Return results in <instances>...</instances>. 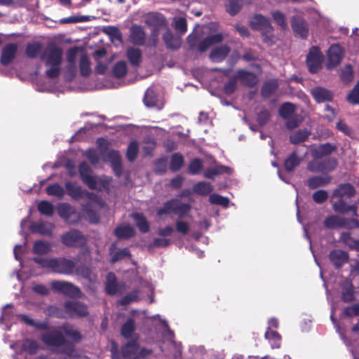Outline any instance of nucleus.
Instances as JSON below:
<instances>
[{
	"instance_id": "f257e3e1",
	"label": "nucleus",
	"mask_w": 359,
	"mask_h": 359,
	"mask_svg": "<svg viewBox=\"0 0 359 359\" xmlns=\"http://www.w3.org/2000/svg\"><path fill=\"white\" fill-rule=\"evenodd\" d=\"M83 339L81 332L74 329L73 325L64 323L60 330H54L50 332L43 334L41 341L48 346L60 348L59 353H64L69 357L73 355L75 351V344L79 343Z\"/></svg>"
},
{
	"instance_id": "f03ea898",
	"label": "nucleus",
	"mask_w": 359,
	"mask_h": 359,
	"mask_svg": "<svg viewBox=\"0 0 359 359\" xmlns=\"http://www.w3.org/2000/svg\"><path fill=\"white\" fill-rule=\"evenodd\" d=\"M356 194V189L350 183H343L337 186L332 193V198H337L338 200L332 203L334 212L346 214L351 212L353 217H358V206L355 203L348 205L344 201V198H351Z\"/></svg>"
},
{
	"instance_id": "7ed1b4c3",
	"label": "nucleus",
	"mask_w": 359,
	"mask_h": 359,
	"mask_svg": "<svg viewBox=\"0 0 359 359\" xmlns=\"http://www.w3.org/2000/svg\"><path fill=\"white\" fill-rule=\"evenodd\" d=\"M62 49L54 44L47 46L41 55V60L45 62V65L49 67L46 71L47 77L51 79L57 78L61 72V65L62 62Z\"/></svg>"
},
{
	"instance_id": "20e7f679",
	"label": "nucleus",
	"mask_w": 359,
	"mask_h": 359,
	"mask_svg": "<svg viewBox=\"0 0 359 359\" xmlns=\"http://www.w3.org/2000/svg\"><path fill=\"white\" fill-rule=\"evenodd\" d=\"M33 260L41 266L48 269H74L75 266L72 260L64 257L51 259L34 257Z\"/></svg>"
},
{
	"instance_id": "39448f33",
	"label": "nucleus",
	"mask_w": 359,
	"mask_h": 359,
	"mask_svg": "<svg viewBox=\"0 0 359 359\" xmlns=\"http://www.w3.org/2000/svg\"><path fill=\"white\" fill-rule=\"evenodd\" d=\"M318 159L315 158L308 163L307 170L309 172L325 174V172H332L337 167L338 161L335 158H330L321 161Z\"/></svg>"
},
{
	"instance_id": "423d86ee",
	"label": "nucleus",
	"mask_w": 359,
	"mask_h": 359,
	"mask_svg": "<svg viewBox=\"0 0 359 359\" xmlns=\"http://www.w3.org/2000/svg\"><path fill=\"white\" fill-rule=\"evenodd\" d=\"M61 241L67 247L78 248L86 244V238L81 231L71 229L61 236Z\"/></svg>"
},
{
	"instance_id": "0eeeda50",
	"label": "nucleus",
	"mask_w": 359,
	"mask_h": 359,
	"mask_svg": "<svg viewBox=\"0 0 359 359\" xmlns=\"http://www.w3.org/2000/svg\"><path fill=\"white\" fill-rule=\"evenodd\" d=\"M323 55L317 46H312L306 57V65L312 74L318 72L322 69Z\"/></svg>"
},
{
	"instance_id": "6e6552de",
	"label": "nucleus",
	"mask_w": 359,
	"mask_h": 359,
	"mask_svg": "<svg viewBox=\"0 0 359 359\" xmlns=\"http://www.w3.org/2000/svg\"><path fill=\"white\" fill-rule=\"evenodd\" d=\"M101 154L104 161H109L111 163L115 175L118 177H121L123 174V169L121 156L119 152L116 150L109 149L106 151H101Z\"/></svg>"
},
{
	"instance_id": "1a4fd4ad",
	"label": "nucleus",
	"mask_w": 359,
	"mask_h": 359,
	"mask_svg": "<svg viewBox=\"0 0 359 359\" xmlns=\"http://www.w3.org/2000/svg\"><path fill=\"white\" fill-rule=\"evenodd\" d=\"M51 287L53 290L71 298L79 297L81 295L80 289L71 283L55 280L51 283Z\"/></svg>"
},
{
	"instance_id": "9d476101",
	"label": "nucleus",
	"mask_w": 359,
	"mask_h": 359,
	"mask_svg": "<svg viewBox=\"0 0 359 359\" xmlns=\"http://www.w3.org/2000/svg\"><path fill=\"white\" fill-rule=\"evenodd\" d=\"M63 306L65 313L70 318L86 317L88 315L87 306L79 302L67 301Z\"/></svg>"
},
{
	"instance_id": "9b49d317",
	"label": "nucleus",
	"mask_w": 359,
	"mask_h": 359,
	"mask_svg": "<svg viewBox=\"0 0 359 359\" xmlns=\"http://www.w3.org/2000/svg\"><path fill=\"white\" fill-rule=\"evenodd\" d=\"M79 172L81 180L90 189H96L97 180L95 176L92 175V170L86 161L79 163Z\"/></svg>"
},
{
	"instance_id": "f8f14e48",
	"label": "nucleus",
	"mask_w": 359,
	"mask_h": 359,
	"mask_svg": "<svg viewBox=\"0 0 359 359\" xmlns=\"http://www.w3.org/2000/svg\"><path fill=\"white\" fill-rule=\"evenodd\" d=\"M343 55L342 48L339 44H332L327 50V69H332L338 66L343 58Z\"/></svg>"
},
{
	"instance_id": "ddd939ff",
	"label": "nucleus",
	"mask_w": 359,
	"mask_h": 359,
	"mask_svg": "<svg viewBox=\"0 0 359 359\" xmlns=\"http://www.w3.org/2000/svg\"><path fill=\"white\" fill-rule=\"evenodd\" d=\"M126 289V283H118L116 276L113 272H109L107 276L105 282V291L109 295L114 296L118 293H122Z\"/></svg>"
},
{
	"instance_id": "4468645a",
	"label": "nucleus",
	"mask_w": 359,
	"mask_h": 359,
	"mask_svg": "<svg viewBox=\"0 0 359 359\" xmlns=\"http://www.w3.org/2000/svg\"><path fill=\"white\" fill-rule=\"evenodd\" d=\"M291 27L296 36L306 39L309 35V25L305 20L299 16L294 15L291 20Z\"/></svg>"
},
{
	"instance_id": "2eb2a0df",
	"label": "nucleus",
	"mask_w": 359,
	"mask_h": 359,
	"mask_svg": "<svg viewBox=\"0 0 359 359\" xmlns=\"http://www.w3.org/2000/svg\"><path fill=\"white\" fill-rule=\"evenodd\" d=\"M328 258L335 268L339 269L348 262L349 254L343 250L334 249L330 252Z\"/></svg>"
},
{
	"instance_id": "dca6fc26",
	"label": "nucleus",
	"mask_w": 359,
	"mask_h": 359,
	"mask_svg": "<svg viewBox=\"0 0 359 359\" xmlns=\"http://www.w3.org/2000/svg\"><path fill=\"white\" fill-rule=\"evenodd\" d=\"M67 194L74 200H78L83 197L92 198L93 194L83 190L80 185L76 182H67L65 183Z\"/></svg>"
},
{
	"instance_id": "f3484780",
	"label": "nucleus",
	"mask_w": 359,
	"mask_h": 359,
	"mask_svg": "<svg viewBox=\"0 0 359 359\" xmlns=\"http://www.w3.org/2000/svg\"><path fill=\"white\" fill-rule=\"evenodd\" d=\"M18 46L15 43L6 44L1 50L0 62L3 66L10 65L16 57Z\"/></svg>"
},
{
	"instance_id": "a211bd4d",
	"label": "nucleus",
	"mask_w": 359,
	"mask_h": 359,
	"mask_svg": "<svg viewBox=\"0 0 359 359\" xmlns=\"http://www.w3.org/2000/svg\"><path fill=\"white\" fill-rule=\"evenodd\" d=\"M236 76L243 86L248 88L255 87L259 81L255 73L243 69H238Z\"/></svg>"
},
{
	"instance_id": "6ab92c4d",
	"label": "nucleus",
	"mask_w": 359,
	"mask_h": 359,
	"mask_svg": "<svg viewBox=\"0 0 359 359\" xmlns=\"http://www.w3.org/2000/svg\"><path fill=\"white\" fill-rule=\"evenodd\" d=\"M130 41L136 46H144L146 43L147 34L142 26L133 25L130 29Z\"/></svg>"
},
{
	"instance_id": "aec40b11",
	"label": "nucleus",
	"mask_w": 359,
	"mask_h": 359,
	"mask_svg": "<svg viewBox=\"0 0 359 359\" xmlns=\"http://www.w3.org/2000/svg\"><path fill=\"white\" fill-rule=\"evenodd\" d=\"M251 27L252 29L262 30L266 33H271L273 30L270 20L262 14H257L253 17Z\"/></svg>"
},
{
	"instance_id": "412c9836",
	"label": "nucleus",
	"mask_w": 359,
	"mask_h": 359,
	"mask_svg": "<svg viewBox=\"0 0 359 359\" xmlns=\"http://www.w3.org/2000/svg\"><path fill=\"white\" fill-rule=\"evenodd\" d=\"M332 177L328 174L314 175L307 180L306 184L309 189L313 190L318 187H325L332 182Z\"/></svg>"
},
{
	"instance_id": "4be33fe9",
	"label": "nucleus",
	"mask_w": 359,
	"mask_h": 359,
	"mask_svg": "<svg viewBox=\"0 0 359 359\" xmlns=\"http://www.w3.org/2000/svg\"><path fill=\"white\" fill-rule=\"evenodd\" d=\"M231 48L227 45H221L211 50L209 54L210 60L213 62H221L229 55Z\"/></svg>"
},
{
	"instance_id": "5701e85b",
	"label": "nucleus",
	"mask_w": 359,
	"mask_h": 359,
	"mask_svg": "<svg viewBox=\"0 0 359 359\" xmlns=\"http://www.w3.org/2000/svg\"><path fill=\"white\" fill-rule=\"evenodd\" d=\"M138 349L137 339H132L121 346V356L125 359H136Z\"/></svg>"
},
{
	"instance_id": "b1692460",
	"label": "nucleus",
	"mask_w": 359,
	"mask_h": 359,
	"mask_svg": "<svg viewBox=\"0 0 359 359\" xmlns=\"http://www.w3.org/2000/svg\"><path fill=\"white\" fill-rule=\"evenodd\" d=\"M313 99L318 103L330 102L333 99V93L331 90L323 87H316L311 90Z\"/></svg>"
},
{
	"instance_id": "393cba45",
	"label": "nucleus",
	"mask_w": 359,
	"mask_h": 359,
	"mask_svg": "<svg viewBox=\"0 0 359 359\" xmlns=\"http://www.w3.org/2000/svg\"><path fill=\"white\" fill-rule=\"evenodd\" d=\"M114 234L119 240H127L135 236V231L128 224L118 225L114 230Z\"/></svg>"
},
{
	"instance_id": "a878e982",
	"label": "nucleus",
	"mask_w": 359,
	"mask_h": 359,
	"mask_svg": "<svg viewBox=\"0 0 359 359\" xmlns=\"http://www.w3.org/2000/svg\"><path fill=\"white\" fill-rule=\"evenodd\" d=\"M302 158L297 155V151H292L284 161V168L287 172H292L299 165Z\"/></svg>"
},
{
	"instance_id": "bb28decb",
	"label": "nucleus",
	"mask_w": 359,
	"mask_h": 359,
	"mask_svg": "<svg viewBox=\"0 0 359 359\" xmlns=\"http://www.w3.org/2000/svg\"><path fill=\"white\" fill-rule=\"evenodd\" d=\"M337 150V147L331 143L327 142L320 144L313 152L314 158H322L327 156Z\"/></svg>"
},
{
	"instance_id": "cd10ccee",
	"label": "nucleus",
	"mask_w": 359,
	"mask_h": 359,
	"mask_svg": "<svg viewBox=\"0 0 359 359\" xmlns=\"http://www.w3.org/2000/svg\"><path fill=\"white\" fill-rule=\"evenodd\" d=\"M163 41L167 48L177 50L181 46V39L176 36L170 30H167L163 35Z\"/></svg>"
},
{
	"instance_id": "c85d7f7f",
	"label": "nucleus",
	"mask_w": 359,
	"mask_h": 359,
	"mask_svg": "<svg viewBox=\"0 0 359 359\" xmlns=\"http://www.w3.org/2000/svg\"><path fill=\"white\" fill-rule=\"evenodd\" d=\"M145 22L149 27H152V29H159L161 27L165 25V18L163 15L158 13H151L149 14L145 20Z\"/></svg>"
},
{
	"instance_id": "c756f323",
	"label": "nucleus",
	"mask_w": 359,
	"mask_h": 359,
	"mask_svg": "<svg viewBox=\"0 0 359 359\" xmlns=\"http://www.w3.org/2000/svg\"><path fill=\"white\" fill-rule=\"evenodd\" d=\"M136 226L141 233H146L150 229V225L143 213L135 212L132 215Z\"/></svg>"
},
{
	"instance_id": "7c9ffc66",
	"label": "nucleus",
	"mask_w": 359,
	"mask_h": 359,
	"mask_svg": "<svg viewBox=\"0 0 359 359\" xmlns=\"http://www.w3.org/2000/svg\"><path fill=\"white\" fill-rule=\"evenodd\" d=\"M78 53L76 47L71 48L67 53V68L69 72L72 73L73 76L75 75L76 71V58Z\"/></svg>"
},
{
	"instance_id": "2f4dec72",
	"label": "nucleus",
	"mask_w": 359,
	"mask_h": 359,
	"mask_svg": "<svg viewBox=\"0 0 359 359\" xmlns=\"http://www.w3.org/2000/svg\"><path fill=\"white\" fill-rule=\"evenodd\" d=\"M184 165V158L179 152L174 153L170 156V170L173 172H176L179 171Z\"/></svg>"
},
{
	"instance_id": "473e14b6",
	"label": "nucleus",
	"mask_w": 359,
	"mask_h": 359,
	"mask_svg": "<svg viewBox=\"0 0 359 359\" xmlns=\"http://www.w3.org/2000/svg\"><path fill=\"white\" fill-rule=\"evenodd\" d=\"M127 57L131 65L138 67L142 62V51L139 48H129L127 50Z\"/></svg>"
},
{
	"instance_id": "72a5a7b5",
	"label": "nucleus",
	"mask_w": 359,
	"mask_h": 359,
	"mask_svg": "<svg viewBox=\"0 0 359 359\" xmlns=\"http://www.w3.org/2000/svg\"><path fill=\"white\" fill-rule=\"evenodd\" d=\"M135 330L136 325L134 318H129L121 326V334L125 339H129Z\"/></svg>"
},
{
	"instance_id": "f704fd0d",
	"label": "nucleus",
	"mask_w": 359,
	"mask_h": 359,
	"mask_svg": "<svg viewBox=\"0 0 359 359\" xmlns=\"http://www.w3.org/2000/svg\"><path fill=\"white\" fill-rule=\"evenodd\" d=\"M231 168L226 165H219L212 168H208L204 172V177L208 179L214 180L215 177L223 173H230Z\"/></svg>"
},
{
	"instance_id": "c9c22d12",
	"label": "nucleus",
	"mask_w": 359,
	"mask_h": 359,
	"mask_svg": "<svg viewBox=\"0 0 359 359\" xmlns=\"http://www.w3.org/2000/svg\"><path fill=\"white\" fill-rule=\"evenodd\" d=\"M51 248L52 245L50 242L38 240L34 243L32 252L36 255H45L51 251Z\"/></svg>"
},
{
	"instance_id": "e433bc0d",
	"label": "nucleus",
	"mask_w": 359,
	"mask_h": 359,
	"mask_svg": "<svg viewBox=\"0 0 359 359\" xmlns=\"http://www.w3.org/2000/svg\"><path fill=\"white\" fill-rule=\"evenodd\" d=\"M278 87V82L276 80H270L264 82L261 89V95L264 98H269L275 93Z\"/></svg>"
},
{
	"instance_id": "4c0bfd02",
	"label": "nucleus",
	"mask_w": 359,
	"mask_h": 359,
	"mask_svg": "<svg viewBox=\"0 0 359 359\" xmlns=\"http://www.w3.org/2000/svg\"><path fill=\"white\" fill-rule=\"evenodd\" d=\"M212 191V186L208 182H199L193 187V191L200 196H208Z\"/></svg>"
},
{
	"instance_id": "58836bf2",
	"label": "nucleus",
	"mask_w": 359,
	"mask_h": 359,
	"mask_svg": "<svg viewBox=\"0 0 359 359\" xmlns=\"http://www.w3.org/2000/svg\"><path fill=\"white\" fill-rule=\"evenodd\" d=\"M158 95L152 88H149L145 91L143 98L144 104L147 107H154L158 104Z\"/></svg>"
},
{
	"instance_id": "ea45409f",
	"label": "nucleus",
	"mask_w": 359,
	"mask_h": 359,
	"mask_svg": "<svg viewBox=\"0 0 359 359\" xmlns=\"http://www.w3.org/2000/svg\"><path fill=\"white\" fill-rule=\"evenodd\" d=\"M32 233H37L43 236H48L52 233V229L43 222H34L30 225Z\"/></svg>"
},
{
	"instance_id": "a19ab883",
	"label": "nucleus",
	"mask_w": 359,
	"mask_h": 359,
	"mask_svg": "<svg viewBox=\"0 0 359 359\" xmlns=\"http://www.w3.org/2000/svg\"><path fill=\"white\" fill-rule=\"evenodd\" d=\"M79 66L82 76L88 77L90 76L92 70L90 68V61L87 55L84 54L81 56Z\"/></svg>"
},
{
	"instance_id": "79ce46f5",
	"label": "nucleus",
	"mask_w": 359,
	"mask_h": 359,
	"mask_svg": "<svg viewBox=\"0 0 359 359\" xmlns=\"http://www.w3.org/2000/svg\"><path fill=\"white\" fill-rule=\"evenodd\" d=\"M324 225L328 229H333L337 227H344L346 224L344 219L336 215H331L325 219Z\"/></svg>"
},
{
	"instance_id": "37998d69",
	"label": "nucleus",
	"mask_w": 359,
	"mask_h": 359,
	"mask_svg": "<svg viewBox=\"0 0 359 359\" xmlns=\"http://www.w3.org/2000/svg\"><path fill=\"white\" fill-rule=\"evenodd\" d=\"M295 105L291 102H285L279 108V115L283 119H289L294 114Z\"/></svg>"
},
{
	"instance_id": "c03bdc74",
	"label": "nucleus",
	"mask_w": 359,
	"mask_h": 359,
	"mask_svg": "<svg viewBox=\"0 0 359 359\" xmlns=\"http://www.w3.org/2000/svg\"><path fill=\"white\" fill-rule=\"evenodd\" d=\"M177 203V199H170L163 203V207L157 210V215L162 216L163 215H168L170 213H175V206Z\"/></svg>"
},
{
	"instance_id": "a18cd8bd",
	"label": "nucleus",
	"mask_w": 359,
	"mask_h": 359,
	"mask_svg": "<svg viewBox=\"0 0 359 359\" xmlns=\"http://www.w3.org/2000/svg\"><path fill=\"white\" fill-rule=\"evenodd\" d=\"M310 135L306 130H299L290 136V142L293 144H298L305 142Z\"/></svg>"
},
{
	"instance_id": "49530a36",
	"label": "nucleus",
	"mask_w": 359,
	"mask_h": 359,
	"mask_svg": "<svg viewBox=\"0 0 359 359\" xmlns=\"http://www.w3.org/2000/svg\"><path fill=\"white\" fill-rule=\"evenodd\" d=\"M243 7V0H227L226 11L231 15L234 16L239 13Z\"/></svg>"
},
{
	"instance_id": "de8ad7c7",
	"label": "nucleus",
	"mask_w": 359,
	"mask_h": 359,
	"mask_svg": "<svg viewBox=\"0 0 359 359\" xmlns=\"http://www.w3.org/2000/svg\"><path fill=\"white\" fill-rule=\"evenodd\" d=\"M203 168V161L199 158H194L191 160L188 166V173L196 175L201 172Z\"/></svg>"
},
{
	"instance_id": "09e8293b",
	"label": "nucleus",
	"mask_w": 359,
	"mask_h": 359,
	"mask_svg": "<svg viewBox=\"0 0 359 359\" xmlns=\"http://www.w3.org/2000/svg\"><path fill=\"white\" fill-rule=\"evenodd\" d=\"M74 209L67 203H62L57 207V213L59 216L67 222L72 215L74 213Z\"/></svg>"
},
{
	"instance_id": "8fccbe9b",
	"label": "nucleus",
	"mask_w": 359,
	"mask_h": 359,
	"mask_svg": "<svg viewBox=\"0 0 359 359\" xmlns=\"http://www.w3.org/2000/svg\"><path fill=\"white\" fill-rule=\"evenodd\" d=\"M42 46L39 42L28 43L26 46L25 53L29 58H36L40 53Z\"/></svg>"
},
{
	"instance_id": "3c124183",
	"label": "nucleus",
	"mask_w": 359,
	"mask_h": 359,
	"mask_svg": "<svg viewBox=\"0 0 359 359\" xmlns=\"http://www.w3.org/2000/svg\"><path fill=\"white\" fill-rule=\"evenodd\" d=\"M46 191L49 196H57L60 199L62 198L65 194L63 187L57 183L48 185Z\"/></svg>"
},
{
	"instance_id": "603ef678",
	"label": "nucleus",
	"mask_w": 359,
	"mask_h": 359,
	"mask_svg": "<svg viewBox=\"0 0 359 359\" xmlns=\"http://www.w3.org/2000/svg\"><path fill=\"white\" fill-rule=\"evenodd\" d=\"M168 169V157L162 156L154 162V171L158 175H163Z\"/></svg>"
},
{
	"instance_id": "864d4df0",
	"label": "nucleus",
	"mask_w": 359,
	"mask_h": 359,
	"mask_svg": "<svg viewBox=\"0 0 359 359\" xmlns=\"http://www.w3.org/2000/svg\"><path fill=\"white\" fill-rule=\"evenodd\" d=\"M90 20L89 15H73L64 18L59 20L60 24H75L79 22H88Z\"/></svg>"
},
{
	"instance_id": "5fc2aeb1",
	"label": "nucleus",
	"mask_w": 359,
	"mask_h": 359,
	"mask_svg": "<svg viewBox=\"0 0 359 359\" xmlns=\"http://www.w3.org/2000/svg\"><path fill=\"white\" fill-rule=\"evenodd\" d=\"M113 74L117 79L124 77L127 73L128 68L126 62L118 61L113 67Z\"/></svg>"
},
{
	"instance_id": "6e6d98bb",
	"label": "nucleus",
	"mask_w": 359,
	"mask_h": 359,
	"mask_svg": "<svg viewBox=\"0 0 359 359\" xmlns=\"http://www.w3.org/2000/svg\"><path fill=\"white\" fill-rule=\"evenodd\" d=\"M38 210L43 215L50 217L54 213V207L51 203L48 201H42L38 204Z\"/></svg>"
},
{
	"instance_id": "4d7b16f0",
	"label": "nucleus",
	"mask_w": 359,
	"mask_h": 359,
	"mask_svg": "<svg viewBox=\"0 0 359 359\" xmlns=\"http://www.w3.org/2000/svg\"><path fill=\"white\" fill-rule=\"evenodd\" d=\"M264 337L266 339L273 341V348L280 347L281 337L278 332L271 330V327H269L265 332Z\"/></svg>"
},
{
	"instance_id": "13d9d810",
	"label": "nucleus",
	"mask_w": 359,
	"mask_h": 359,
	"mask_svg": "<svg viewBox=\"0 0 359 359\" xmlns=\"http://www.w3.org/2000/svg\"><path fill=\"white\" fill-rule=\"evenodd\" d=\"M139 147L136 141L130 142L126 151V157L130 162H133L138 154Z\"/></svg>"
},
{
	"instance_id": "bf43d9fd",
	"label": "nucleus",
	"mask_w": 359,
	"mask_h": 359,
	"mask_svg": "<svg viewBox=\"0 0 359 359\" xmlns=\"http://www.w3.org/2000/svg\"><path fill=\"white\" fill-rule=\"evenodd\" d=\"M173 27L178 34L183 35L187 31V22L186 18L183 17L175 18Z\"/></svg>"
},
{
	"instance_id": "052dcab7",
	"label": "nucleus",
	"mask_w": 359,
	"mask_h": 359,
	"mask_svg": "<svg viewBox=\"0 0 359 359\" xmlns=\"http://www.w3.org/2000/svg\"><path fill=\"white\" fill-rule=\"evenodd\" d=\"M110 254L111 255V262L112 263H115L126 257H130V251L127 248H125L123 249H119L115 251L114 252H111Z\"/></svg>"
},
{
	"instance_id": "680f3d73",
	"label": "nucleus",
	"mask_w": 359,
	"mask_h": 359,
	"mask_svg": "<svg viewBox=\"0 0 359 359\" xmlns=\"http://www.w3.org/2000/svg\"><path fill=\"white\" fill-rule=\"evenodd\" d=\"M22 348L30 355L35 354L38 349V343L34 339H27L23 341Z\"/></svg>"
},
{
	"instance_id": "e2e57ef3",
	"label": "nucleus",
	"mask_w": 359,
	"mask_h": 359,
	"mask_svg": "<svg viewBox=\"0 0 359 359\" xmlns=\"http://www.w3.org/2000/svg\"><path fill=\"white\" fill-rule=\"evenodd\" d=\"M175 209V214H176L180 218H183L190 212L191 206L189 203H179L177 201Z\"/></svg>"
},
{
	"instance_id": "0e129e2a",
	"label": "nucleus",
	"mask_w": 359,
	"mask_h": 359,
	"mask_svg": "<svg viewBox=\"0 0 359 359\" xmlns=\"http://www.w3.org/2000/svg\"><path fill=\"white\" fill-rule=\"evenodd\" d=\"M271 16L275 22L279 25L282 29L285 30L287 27L285 15L284 13L279 11L271 13Z\"/></svg>"
},
{
	"instance_id": "69168bd1",
	"label": "nucleus",
	"mask_w": 359,
	"mask_h": 359,
	"mask_svg": "<svg viewBox=\"0 0 359 359\" xmlns=\"http://www.w3.org/2000/svg\"><path fill=\"white\" fill-rule=\"evenodd\" d=\"M209 201L211 204L219 205L225 208L227 207L229 203V200L227 197L217 194L210 195Z\"/></svg>"
},
{
	"instance_id": "338daca9",
	"label": "nucleus",
	"mask_w": 359,
	"mask_h": 359,
	"mask_svg": "<svg viewBox=\"0 0 359 359\" xmlns=\"http://www.w3.org/2000/svg\"><path fill=\"white\" fill-rule=\"evenodd\" d=\"M347 100L352 104H359V81L347 95Z\"/></svg>"
},
{
	"instance_id": "774afa93",
	"label": "nucleus",
	"mask_w": 359,
	"mask_h": 359,
	"mask_svg": "<svg viewBox=\"0 0 359 359\" xmlns=\"http://www.w3.org/2000/svg\"><path fill=\"white\" fill-rule=\"evenodd\" d=\"M341 315L347 318L359 316V303L354 304L352 306H346L343 309Z\"/></svg>"
}]
</instances>
